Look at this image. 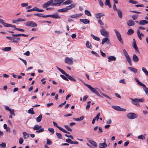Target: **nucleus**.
Returning <instances> with one entry per match:
<instances>
[{
    "instance_id": "1",
    "label": "nucleus",
    "mask_w": 148,
    "mask_h": 148,
    "mask_svg": "<svg viewBox=\"0 0 148 148\" xmlns=\"http://www.w3.org/2000/svg\"><path fill=\"white\" fill-rule=\"evenodd\" d=\"M56 67L59 71H60L62 74L65 75L66 76L67 78L69 80L74 82L76 81V79L75 78L72 77L69 74H67L64 70L59 68L58 66H56Z\"/></svg>"
},
{
    "instance_id": "2",
    "label": "nucleus",
    "mask_w": 148,
    "mask_h": 148,
    "mask_svg": "<svg viewBox=\"0 0 148 148\" xmlns=\"http://www.w3.org/2000/svg\"><path fill=\"white\" fill-rule=\"evenodd\" d=\"M123 53L125 56L127 61L128 63L130 66L132 65V64L131 62L132 60L129 56L128 54L127 51L125 49L123 50Z\"/></svg>"
},
{
    "instance_id": "3",
    "label": "nucleus",
    "mask_w": 148,
    "mask_h": 148,
    "mask_svg": "<svg viewBox=\"0 0 148 148\" xmlns=\"http://www.w3.org/2000/svg\"><path fill=\"white\" fill-rule=\"evenodd\" d=\"M24 24L27 27H35L37 26V24L33 21H28L24 23Z\"/></svg>"
},
{
    "instance_id": "4",
    "label": "nucleus",
    "mask_w": 148,
    "mask_h": 148,
    "mask_svg": "<svg viewBox=\"0 0 148 148\" xmlns=\"http://www.w3.org/2000/svg\"><path fill=\"white\" fill-rule=\"evenodd\" d=\"M101 29L100 30V32L101 35L106 37H108L109 32L106 31L104 28L102 26H101Z\"/></svg>"
},
{
    "instance_id": "5",
    "label": "nucleus",
    "mask_w": 148,
    "mask_h": 148,
    "mask_svg": "<svg viewBox=\"0 0 148 148\" xmlns=\"http://www.w3.org/2000/svg\"><path fill=\"white\" fill-rule=\"evenodd\" d=\"M88 88H89L92 92L95 93L98 96L100 97H101L100 95L97 91V90H98V91H99V89L97 88H94L90 85H88Z\"/></svg>"
},
{
    "instance_id": "6",
    "label": "nucleus",
    "mask_w": 148,
    "mask_h": 148,
    "mask_svg": "<svg viewBox=\"0 0 148 148\" xmlns=\"http://www.w3.org/2000/svg\"><path fill=\"white\" fill-rule=\"evenodd\" d=\"M52 6H59L62 3L60 0H51Z\"/></svg>"
},
{
    "instance_id": "7",
    "label": "nucleus",
    "mask_w": 148,
    "mask_h": 148,
    "mask_svg": "<svg viewBox=\"0 0 148 148\" xmlns=\"http://www.w3.org/2000/svg\"><path fill=\"white\" fill-rule=\"evenodd\" d=\"M51 17L54 18L58 19L60 18L61 17L59 16L58 12H56L52 15H47V17Z\"/></svg>"
},
{
    "instance_id": "8",
    "label": "nucleus",
    "mask_w": 148,
    "mask_h": 148,
    "mask_svg": "<svg viewBox=\"0 0 148 148\" xmlns=\"http://www.w3.org/2000/svg\"><path fill=\"white\" fill-rule=\"evenodd\" d=\"M114 31L116 34V36L122 44H123V41L122 38H121V36L120 34L119 33L118 31L116 29H114Z\"/></svg>"
},
{
    "instance_id": "9",
    "label": "nucleus",
    "mask_w": 148,
    "mask_h": 148,
    "mask_svg": "<svg viewBox=\"0 0 148 148\" xmlns=\"http://www.w3.org/2000/svg\"><path fill=\"white\" fill-rule=\"evenodd\" d=\"M138 115L136 114L133 113H130L127 114V117L129 119H132L137 117Z\"/></svg>"
},
{
    "instance_id": "10",
    "label": "nucleus",
    "mask_w": 148,
    "mask_h": 148,
    "mask_svg": "<svg viewBox=\"0 0 148 148\" xmlns=\"http://www.w3.org/2000/svg\"><path fill=\"white\" fill-rule=\"evenodd\" d=\"M112 107L114 110L119 111H126L125 109L122 108L119 106H112Z\"/></svg>"
},
{
    "instance_id": "11",
    "label": "nucleus",
    "mask_w": 148,
    "mask_h": 148,
    "mask_svg": "<svg viewBox=\"0 0 148 148\" xmlns=\"http://www.w3.org/2000/svg\"><path fill=\"white\" fill-rule=\"evenodd\" d=\"M130 99L132 101H133L134 102H144V101H145L144 99H143V98H141V99H140L136 98V99H133L132 98H130Z\"/></svg>"
},
{
    "instance_id": "12",
    "label": "nucleus",
    "mask_w": 148,
    "mask_h": 148,
    "mask_svg": "<svg viewBox=\"0 0 148 148\" xmlns=\"http://www.w3.org/2000/svg\"><path fill=\"white\" fill-rule=\"evenodd\" d=\"M65 63L69 64H72L73 63V61L72 60L68 57H66V58L65 59Z\"/></svg>"
},
{
    "instance_id": "13",
    "label": "nucleus",
    "mask_w": 148,
    "mask_h": 148,
    "mask_svg": "<svg viewBox=\"0 0 148 148\" xmlns=\"http://www.w3.org/2000/svg\"><path fill=\"white\" fill-rule=\"evenodd\" d=\"M51 5V0L47 1V2L45 3L44 4L42 5V7L44 8H47L49 6Z\"/></svg>"
},
{
    "instance_id": "14",
    "label": "nucleus",
    "mask_w": 148,
    "mask_h": 148,
    "mask_svg": "<svg viewBox=\"0 0 148 148\" xmlns=\"http://www.w3.org/2000/svg\"><path fill=\"white\" fill-rule=\"evenodd\" d=\"M133 48L135 49L136 51L138 52V53H139V51L138 49V48L136 45V41L134 38L133 39Z\"/></svg>"
},
{
    "instance_id": "15",
    "label": "nucleus",
    "mask_w": 148,
    "mask_h": 148,
    "mask_svg": "<svg viewBox=\"0 0 148 148\" xmlns=\"http://www.w3.org/2000/svg\"><path fill=\"white\" fill-rule=\"evenodd\" d=\"M137 34L138 38L140 40H141L142 39L141 37L143 36H144V34L142 33H140V31L139 29L137 30Z\"/></svg>"
},
{
    "instance_id": "16",
    "label": "nucleus",
    "mask_w": 148,
    "mask_h": 148,
    "mask_svg": "<svg viewBox=\"0 0 148 148\" xmlns=\"http://www.w3.org/2000/svg\"><path fill=\"white\" fill-rule=\"evenodd\" d=\"M95 17L97 19H99L101 16H105V14L103 13H97L95 14Z\"/></svg>"
},
{
    "instance_id": "17",
    "label": "nucleus",
    "mask_w": 148,
    "mask_h": 148,
    "mask_svg": "<svg viewBox=\"0 0 148 148\" xmlns=\"http://www.w3.org/2000/svg\"><path fill=\"white\" fill-rule=\"evenodd\" d=\"M132 60L135 62H137L139 61V58L135 54H134L133 55Z\"/></svg>"
},
{
    "instance_id": "18",
    "label": "nucleus",
    "mask_w": 148,
    "mask_h": 148,
    "mask_svg": "<svg viewBox=\"0 0 148 148\" xmlns=\"http://www.w3.org/2000/svg\"><path fill=\"white\" fill-rule=\"evenodd\" d=\"M100 148H104L107 146V145L106 143H100L99 144Z\"/></svg>"
},
{
    "instance_id": "19",
    "label": "nucleus",
    "mask_w": 148,
    "mask_h": 148,
    "mask_svg": "<svg viewBox=\"0 0 148 148\" xmlns=\"http://www.w3.org/2000/svg\"><path fill=\"white\" fill-rule=\"evenodd\" d=\"M127 25L129 26H133L135 25V23L132 20H130L127 22Z\"/></svg>"
},
{
    "instance_id": "20",
    "label": "nucleus",
    "mask_w": 148,
    "mask_h": 148,
    "mask_svg": "<svg viewBox=\"0 0 148 148\" xmlns=\"http://www.w3.org/2000/svg\"><path fill=\"white\" fill-rule=\"evenodd\" d=\"M146 24H148V21L146 20H142L139 22V24L140 25H144Z\"/></svg>"
},
{
    "instance_id": "21",
    "label": "nucleus",
    "mask_w": 148,
    "mask_h": 148,
    "mask_svg": "<svg viewBox=\"0 0 148 148\" xmlns=\"http://www.w3.org/2000/svg\"><path fill=\"white\" fill-rule=\"evenodd\" d=\"M34 15L37 16L39 17H42L43 18H47V15H43L41 13H36L34 14Z\"/></svg>"
},
{
    "instance_id": "22",
    "label": "nucleus",
    "mask_w": 148,
    "mask_h": 148,
    "mask_svg": "<svg viewBox=\"0 0 148 148\" xmlns=\"http://www.w3.org/2000/svg\"><path fill=\"white\" fill-rule=\"evenodd\" d=\"M80 21L84 24H88L90 23L89 20L87 19H80Z\"/></svg>"
},
{
    "instance_id": "23",
    "label": "nucleus",
    "mask_w": 148,
    "mask_h": 148,
    "mask_svg": "<svg viewBox=\"0 0 148 148\" xmlns=\"http://www.w3.org/2000/svg\"><path fill=\"white\" fill-rule=\"evenodd\" d=\"M134 79L138 85L143 87L145 86V85L140 82L137 78H135Z\"/></svg>"
},
{
    "instance_id": "24",
    "label": "nucleus",
    "mask_w": 148,
    "mask_h": 148,
    "mask_svg": "<svg viewBox=\"0 0 148 148\" xmlns=\"http://www.w3.org/2000/svg\"><path fill=\"white\" fill-rule=\"evenodd\" d=\"M20 40V38L19 37H17L14 38L12 40V41H10V42H15L17 43L18 42V41H19Z\"/></svg>"
},
{
    "instance_id": "25",
    "label": "nucleus",
    "mask_w": 148,
    "mask_h": 148,
    "mask_svg": "<svg viewBox=\"0 0 148 148\" xmlns=\"http://www.w3.org/2000/svg\"><path fill=\"white\" fill-rule=\"evenodd\" d=\"M128 69L135 73L137 72V70L135 68L129 67H128Z\"/></svg>"
},
{
    "instance_id": "26",
    "label": "nucleus",
    "mask_w": 148,
    "mask_h": 148,
    "mask_svg": "<svg viewBox=\"0 0 148 148\" xmlns=\"http://www.w3.org/2000/svg\"><path fill=\"white\" fill-rule=\"evenodd\" d=\"M108 61L110 62L111 61H115L116 60V58L114 56H111L108 57Z\"/></svg>"
},
{
    "instance_id": "27",
    "label": "nucleus",
    "mask_w": 148,
    "mask_h": 148,
    "mask_svg": "<svg viewBox=\"0 0 148 148\" xmlns=\"http://www.w3.org/2000/svg\"><path fill=\"white\" fill-rule=\"evenodd\" d=\"M88 142L92 145L94 146L95 147H97V144L96 142L93 140H89Z\"/></svg>"
},
{
    "instance_id": "28",
    "label": "nucleus",
    "mask_w": 148,
    "mask_h": 148,
    "mask_svg": "<svg viewBox=\"0 0 148 148\" xmlns=\"http://www.w3.org/2000/svg\"><path fill=\"white\" fill-rule=\"evenodd\" d=\"M84 116H81L80 117L77 118H73V119L75 121H81L82 120L84 119Z\"/></svg>"
},
{
    "instance_id": "29",
    "label": "nucleus",
    "mask_w": 148,
    "mask_h": 148,
    "mask_svg": "<svg viewBox=\"0 0 148 148\" xmlns=\"http://www.w3.org/2000/svg\"><path fill=\"white\" fill-rule=\"evenodd\" d=\"M23 136L25 139H27L29 137V135L26 132H23Z\"/></svg>"
},
{
    "instance_id": "30",
    "label": "nucleus",
    "mask_w": 148,
    "mask_h": 148,
    "mask_svg": "<svg viewBox=\"0 0 148 148\" xmlns=\"http://www.w3.org/2000/svg\"><path fill=\"white\" fill-rule=\"evenodd\" d=\"M117 13L119 17L122 18V12L120 9L117 10Z\"/></svg>"
},
{
    "instance_id": "31",
    "label": "nucleus",
    "mask_w": 148,
    "mask_h": 148,
    "mask_svg": "<svg viewBox=\"0 0 148 148\" xmlns=\"http://www.w3.org/2000/svg\"><path fill=\"white\" fill-rule=\"evenodd\" d=\"M105 4L106 5H108L109 8L111 7V5L110 4V0H105Z\"/></svg>"
},
{
    "instance_id": "32",
    "label": "nucleus",
    "mask_w": 148,
    "mask_h": 148,
    "mask_svg": "<svg viewBox=\"0 0 148 148\" xmlns=\"http://www.w3.org/2000/svg\"><path fill=\"white\" fill-rule=\"evenodd\" d=\"M42 127V126L40 125L39 126L38 125H35L33 128L34 130H37L40 129Z\"/></svg>"
},
{
    "instance_id": "33",
    "label": "nucleus",
    "mask_w": 148,
    "mask_h": 148,
    "mask_svg": "<svg viewBox=\"0 0 148 148\" xmlns=\"http://www.w3.org/2000/svg\"><path fill=\"white\" fill-rule=\"evenodd\" d=\"M91 36L94 40H96L98 41H99L100 40V38L99 37L95 36L92 34H91Z\"/></svg>"
},
{
    "instance_id": "34",
    "label": "nucleus",
    "mask_w": 148,
    "mask_h": 148,
    "mask_svg": "<svg viewBox=\"0 0 148 148\" xmlns=\"http://www.w3.org/2000/svg\"><path fill=\"white\" fill-rule=\"evenodd\" d=\"M134 32V31L132 29H128L127 32V34L128 35H130L133 34Z\"/></svg>"
},
{
    "instance_id": "35",
    "label": "nucleus",
    "mask_w": 148,
    "mask_h": 148,
    "mask_svg": "<svg viewBox=\"0 0 148 148\" xmlns=\"http://www.w3.org/2000/svg\"><path fill=\"white\" fill-rule=\"evenodd\" d=\"M84 12L86 15L89 16H91V14L89 11L86 10H85Z\"/></svg>"
},
{
    "instance_id": "36",
    "label": "nucleus",
    "mask_w": 148,
    "mask_h": 148,
    "mask_svg": "<svg viewBox=\"0 0 148 148\" xmlns=\"http://www.w3.org/2000/svg\"><path fill=\"white\" fill-rule=\"evenodd\" d=\"M33 108H32L29 109L27 111V112L28 113H30L31 114H35L34 112L33 111Z\"/></svg>"
},
{
    "instance_id": "37",
    "label": "nucleus",
    "mask_w": 148,
    "mask_h": 148,
    "mask_svg": "<svg viewBox=\"0 0 148 148\" xmlns=\"http://www.w3.org/2000/svg\"><path fill=\"white\" fill-rule=\"evenodd\" d=\"M42 115L40 114L36 118V121L37 122H40L42 119Z\"/></svg>"
},
{
    "instance_id": "38",
    "label": "nucleus",
    "mask_w": 148,
    "mask_h": 148,
    "mask_svg": "<svg viewBox=\"0 0 148 148\" xmlns=\"http://www.w3.org/2000/svg\"><path fill=\"white\" fill-rule=\"evenodd\" d=\"M86 46L87 48L91 49L92 47V46L90 43L88 41H87L86 43Z\"/></svg>"
},
{
    "instance_id": "39",
    "label": "nucleus",
    "mask_w": 148,
    "mask_h": 148,
    "mask_svg": "<svg viewBox=\"0 0 148 148\" xmlns=\"http://www.w3.org/2000/svg\"><path fill=\"white\" fill-rule=\"evenodd\" d=\"M53 123L54 125L56 127H57L58 128L60 131H61L62 129V128L57 125V123L54 121H53Z\"/></svg>"
},
{
    "instance_id": "40",
    "label": "nucleus",
    "mask_w": 148,
    "mask_h": 148,
    "mask_svg": "<svg viewBox=\"0 0 148 148\" xmlns=\"http://www.w3.org/2000/svg\"><path fill=\"white\" fill-rule=\"evenodd\" d=\"M108 40V38L107 37H105L104 38H103L102 40V41L101 42V44L102 45H103L106 42L107 40Z\"/></svg>"
},
{
    "instance_id": "41",
    "label": "nucleus",
    "mask_w": 148,
    "mask_h": 148,
    "mask_svg": "<svg viewBox=\"0 0 148 148\" xmlns=\"http://www.w3.org/2000/svg\"><path fill=\"white\" fill-rule=\"evenodd\" d=\"M72 3V1L71 0H68L64 2L63 3V4L64 5L69 4L71 3Z\"/></svg>"
},
{
    "instance_id": "42",
    "label": "nucleus",
    "mask_w": 148,
    "mask_h": 148,
    "mask_svg": "<svg viewBox=\"0 0 148 148\" xmlns=\"http://www.w3.org/2000/svg\"><path fill=\"white\" fill-rule=\"evenodd\" d=\"M11 49V48L10 47H6L3 49L2 50L6 51H10Z\"/></svg>"
},
{
    "instance_id": "43",
    "label": "nucleus",
    "mask_w": 148,
    "mask_h": 148,
    "mask_svg": "<svg viewBox=\"0 0 148 148\" xmlns=\"http://www.w3.org/2000/svg\"><path fill=\"white\" fill-rule=\"evenodd\" d=\"M2 24L5 27H10L11 24H8V23H4V21H3V22Z\"/></svg>"
},
{
    "instance_id": "44",
    "label": "nucleus",
    "mask_w": 148,
    "mask_h": 148,
    "mask_svg": "<svg viewBox=\"0 0 148 148\" xmlns=\"http://www.w3.org/2000/svg\"><path fill=\"white\" fill-rule=\"evenodd\" d=\"M138 138L141 140H144L145 139V136L143 135H141L138 136Z\"/></svg>"
},
{
    "instance_id": "45",
    "label": "nucleus",
    "mask_w": 148,
    "mask_h": 148,
    "mask_svg": "<svg viewBox=\"0 0 148 148\" xmlns=\"http://www.w3.org/2000/svg\"><path fill=\"white\" fill-rule=\"evenodd\" d=\"M58 11L59 12H66V10L65 8H63L61 9H60L58 10Z\"/></svg>"
},
{
    "instance_id": "46",
    "label": "nucleus",
    "mask_w": 148,
    "mask_h": 148,
    "mask_svg": "<svg viewBox=\"0 0 148 148\" xmlns=\"http://www.w3.org/2000/svg\"><path fill=\"white\" fill-rule=\"evenodd\" d=\"M56 136L59 139L62 138V135L61 134L58 133H56Z\"/></svg>"
},
{
    "instance_id": "47",
    "label": "nucleus",
    "mask_w": 148,
    "mask_h": 148,
    "mask_svg": "<svg viewBox=\"0 0 148 148\" xmlns=\"http://www.w3.org/2000/svg\"><path fill=\"white\" fill-rule=\"evenodd\" d=\"M44 131V129L43 128H41L40 129H39L38 130H36V133H39L41 132H43Z\"/></svg>"
},
{
    "instance_id": "48",
    "label": "nucleus",
    "mask_w": 148,
    "mask_h": 148,
    "mask_svg": "<svg viewBox=\"0 0 148 148\" xmlns=\"http://www.w3.org/2000/svg\"><path fill=\"white\" fill-rule=\"evenodd\" d=\"M64 126L65 127L66 129L69 131L72 132V129L69 127V126L66 125H64Z\"/></svg>"
},
{
    "instance_id": "49",
    "label": "nucleus",
    "mask_w": 148,
    "mask_h": 148,
    "mask_svg": "<svg viewBox=\"0 0 148 148\" xmlns=\"http://www.w3.org/2000/svg\"><path fill=\"white\" fill-rule=\"evenodd\" d=\"M129 2L133 4H136L138 3V2L137 1L133 0H130L129 1Z\"/></svg>"
},
{
    "instance_id": "50",
    "label": "nucleus",
    "mask_w": 148,
    "mask_h": 148,
    "mask_svg": "<svg viewBox=\"0 0 148 148\" xmlns=\"http://www.w3.org/2000/svg\"><path fill=\"white\" fill-rule=\"evenodd\" d=\"M138 17V15L135 14L134 15H132V18L133 20H135L137 19Z\"/></svg>"
},
{
    "instance_id": "51",
    "label": "nucleus",
    "mask_w": 148,
    "mask_h": 148,
    "mask_svg": "<svg viewBox=\"0 0 148 148\" xmlns=\"http://www.w3.org/2000/svg\"><path fill=\"white\" fill-rule=\"evenodd\" d=\"M6 146L5 143L2 142L0 144V147H2L3 148H5Z\"/></svg>"
},
{
    "instance_id": "52",
    "label": "nucleus",
    "mask_w": 148,
    "mask_h": 148,
    "mask_svg": "<svg viewBox=\"0 0 148 148\" xmlns=\"http://www.w3.org/2000/svg\"><path fill=\"white\" fill-rule=\"evenodd\" d=\"M48 130L50 132L53 134H54V129L53 128H49L48 129Z\"/></svg>"
},
{
    "instance_id": "53",
    "label": "nucleus",
    "mask_w": 148,
    "mask_h": 148,
    "mask_svg": "<svg viewBox=\"0 0 148 148\" xmlns=\"http://www.w3.org/2000/svg\"><path fill=\"white\" fill-rule=\"evenodd\" d=\"M60 76L64 80L67 81H69L68 79L64 75H60Z\"/></svg>"
},
{
    "instance_id": "54",
    "label": "nucleus",
    "mask_w": 148,
    "mask_h": 148,
    "mask_svg": "<svg viewBox=\"0 0 148 148\" xmlns=\"http://www.w3.org/2000/svg\"><path fill=\"white\" fill-rule=\"evenodd\" d=\"M143 87L145 88L143 89L144 91L146 93V94L147 95V94L148 93V88L146 87L145 86Z\"/></svg>"
},
{
    "instance_id": "55",
    "label": "nucleus",
    "mask_w": 148,
    "mask_h": 148,
    "mask_svg": "<svg viewBox=\"0 0 148 148\" xmlns=\"http://www.w3.org/2000/svg\"><path fill=\"white\" fill-rule=\"evenodd\" d=\"M100 115V113H98L96 116L94 117V118L97 121H98L99 119V117Z\"/></svg>"
},
{
    "instance_id": "56",
    "label": "nucleus",
    "mask_w": 148,
    "mask_h": 148,
    "mask_svg": "<svg viewBox=\"0 0 148 148\" xmlns=\"http://www.w3.org/2000/svg\"><path fill=\"white\" fill-rule=\"evenodd\" d=\"M11 114L15 116V115L14 113V110L13 109L11 110L10 109L9 111Z\"/></svg>"
},
{
    "instance_id": "57",
    "label": "nucleus",
    "mask_w": 148,
    "mask_h": 148,
    "mask_svg": "<svg viewBox=\"0 0 148 148\" xmlns=\"http://www.w3.org/2000/svg\"><path fill=\"white\" fill-rule=\"evenodd\" d=\"M66 142L68 143H69L72 144L73 143V141L71 140L69 138H68L66 139Z\"/></svg>"
},
{
    "instance_id": "58",
    "label": "nucleus",
    "mask_w": 148,
    "mask_h": 148,
    "mask_svg": "<svg viewBox=\"0 0 148 148\" xmlns=\"http://www.w3.org/2000/svg\"><path fill=\"white\" fill-rule=\"evenodd\" d=\"M98 1L100 4V5L102 7H103V1L101 0H98Z\"/></svg>"
},
{
    "instance_id": "59",
    "label": "nucleus",
    "mask_w": 148,
    "mask_h": 148,
    "mask_svg": "<svg viewBox=\"0 0 148 148\" xmlns=\"http://www.w3.org/2000/svg\"><path fill=\"white\" fill-rule=\"evenodd\" d=\"M23 142V139L22 138H20L19 140V142L20 144H22Z\"/></svg>"
},
{
    "instance_id": "60",
    "label": "nucleus",
    "mask_w": 148,
    "mask_h": 148,
    "mask_svg": "<svg viewBox=\"0 0 148 148\" xmlns=\"http://www.w3.org/2000/svg\"><path fill=\"white\" fill-rule=\"evenodd\" d=\"M98 133L101 134L103 132L102 128L101 127H98Z\"/></svg>"
},
{
    "instance_id": "61",
    "label": "nucleus",
    "mask_w": 148,
    "mask_h": 148,
    "mask_svg": "<svg viewBox=\"0 0 148 148\" xmlns=\"http://www.w3.org/2000/svg\"><path fill=\"white\" fill-rule=\"evenodd\" d=\"M22 34H12V36L13 37H18L22 36Z\"/></svg>"
},
{
    "instance_id": "62",
    "label": "nucleus",
    "mask_w": 148,
    "mask_h": 148,
    "mask_svg": "<svg viewBox=\"0 0 148 148\" xmlns=\"http://www.w3.org/2000/svg\"><path fill=\"white\" fill-rule=\"evenodd\" d=\"M98 23L100 25H104L103 23L102 22V21L101 19H99L98 20Z\"/></svg>"
},
{
    "instance_id": "63",
    "label": "nucleus",
    "mask_w": 148,
    "mask_h": 148,
    "mask_svg": "<svg viewBox=\"0 0 148 148\" xmlns=\"http://www.w3.org/2000/svg\"><path fill=\"white\" fill-rule=\"evenodd\" d=\"M28 5L27 3H22L21 4V5L23 7H26Z\"/></svg>"
},
{
    "instance_id": "64",
    "label": "nucleus",
    "mask_w": 148,
    "mask_h": 148,
    "mask_svg": "<svg viewBox=\"0 0 148 148\" xmlns=\"http://www.w3.org/2000/svg\"><path fill=\"white\" fill-rule=\"evenodd\" d=\"M47 144L49 145H50L52 144V143L50 141V140L47 138Z\"/></svg>"
}]
</instances>
